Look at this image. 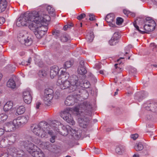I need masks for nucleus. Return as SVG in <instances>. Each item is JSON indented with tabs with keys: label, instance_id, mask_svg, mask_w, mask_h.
Masks as SVG:
<instances>
[{
	"label": "nucleus",
	"instance_id": "f257e3e1",
	"mask_svg": "<svg viewBox=\"0 0 157 157\" xmlns=\"http://www.w3.org/2000/svg\"><path fill=\"white\" fill-rule=\"evenodd\" d=\"M36 11L30 13H25L21 15L17 21L16 25L18 27L28 26L31 30L39 28L44 33L47 31L48 28L45 25L50 20V17L44 13L41 14Z\"/></svg>",
	"mask_w": 157,
	"mask_h": 157
},
{
	"label": "nucleus",
	"instance_id": "f03ea898",
	"mask_svg": "<svg viewBox=\"0 0 157 157\" xmlns=\"http://www.w3.org/2000/svg\"><path fill=\"white\" fill-rule=\"evenodd\" d=\"M82 108L83 109L84 111L88 112L91 111L92 106L89 102L85 101L81 105L76 106L73 109L70 108H66L61 113L60 116L67 122L73 125L75 124V123L71 113L72 112L73 110L74 112L77 115L79 114V110H81V112H83V111H81Z\"/></svg>",
	"mask_w": 157,
	"mask_h": 157
},
{
	"label": "nucleus",
	"instance_id": "7ed1b4c3",
	"mask_svg": "<svg viewBox=\"0 0 157 157\" xmlns=\"http://www.w3.org/2000/svg\"><path fill=\"white\" fill-rule=\"evenodd\" d=\"M59 124L56 121H50L48 124L46 122L43 123H40L39 124H33L31 127V130L36 135L42 138L45 137L47 134H50L52 135V132L49 131V126L54 129L58 131L57 128H58L59 126L57 124Z\"/></svg>",
	"mask_w": 157,
	"mask_h": 157
},
{
	"label": "nucleus",
	"instance_id": "20e7f679",
	"mask_svg": "<svg viewBox=\"0 0 157 157\" xmlns=\"http://www.w3.org/2000/svg\"><path fill=\"white\" fill-rule=\"evenodd\" d=\"M71 86L70 87V91H76L77 93H80L79 89L82 87L88 88L90 87V84L89 81L85 80L83 82L82 84L81 83V80H78V77L75 75L70 78Z\"/></svg>",
	"mask_w": 157,
	"mask_h": 157
},
{
	"label": "nucleus",
	"instance_id": "39448f33",
	"mask_svg": "<svg viewBox=\"0 0 157 157\" xmlns=\"http://www.w3.org/2000/svg\"><path fill=\"white\" fill-rule=\"evenodd\" d=\"M146 20V21L144 27V29L145 31H141L139 29L138 26L136 23H133V25L136 29L140 33L142 34L153 31L156 25L155 21L153 20L150 19V18H147Z\"/></svg>",
	"mask_w": 157,
	"mask_h": 157
},
{
	"label": "nucleus",
	"instance_id": "423d86ee",
	"mask_svg": "<svg viewBox=\"0 0 157 157\" xmlns=\"http://www.w3.org/2000/svg\"><path fill=\"white\" fill-rule=\"evenodd\" d=\"M18 40L22 44L26 46L30 45L33 43L32 38L26 31H22L20 32L18 36Z\"/></svg>",
	"mask_w": 157,
	"mask_h": 157
},
{
	"label": "nucleus",
	"instance_id": "0eeeda50",
	"mask_svg": "<svg viewBox=\"0 0 157 157\" xmlns=\"http://www.w3.org/2000/svg\"><path fill=\"white\" fill-rule=\"evenodd\" d=\"M80 94H77L76 95L68 96L65 101V105L67 106L74 105L75 102H78L80 101Z\"/></svg>",
	"mask_w": 157,
	"mask_h": 157
},
{
	"label": "nucleus",
	"instance_id": "6e6552de",
	"mask_svg": "<svg viewBox=\"0 0 157 157\" xmlns=\"http://www.w3.org/2000/svg\"><path fill=\"white\" fill-rule=\"evenodd\" d=\"M20 145L21 146H24L27 151L30 153H32L37 148V147L36 145L28 140L21 141Z\"/></svg>",
	"mask_w": 157,
	"mask_h": 157
},
{
	"label": "nucleus",
	"instance_id": "1a4fd4ad",
	"mask_svg": "<svg viewBox=\"0 0 157 157\" xmlns=\"http://www.w3.org/2000/svg\"><path fill=\"white\" fill-rule=\"evenodd\" d=\"M7 151L13 157H16L17 156H24V152L17 147H11L8 148Z\"/></svg>",
	"mask_w": 157,
	"mask_h": 157
},
{
	"label": "nucleus",
	"instance_id": "9d476101",
	"mask_svg": "<svg viewBox=\"0 0 157 157\" xmlns=\"http://www.w3.org/2000/svg\"><path fill=\"white\" fill-rule=\"evenodd\" d=\"M29 118V117L28 115L22 116L14 119L13 123L18 127L23 125L28 122Z\"/></svg>",
	"mask_w": 157,
	"mask_h": 157
},
{
	"label": "nucleus",
	"instance_id": "9b49d317",
	"mask_svg": "<svg viewBox=\"0 0 157 157\" xmlns=\"http://www.w3.org/2000/svg\"><path fill=\"white\" fill-rule=\"evenodd\" d=\"M32 92L29 88H27L23 92V98L24 102L27 104H30L32 100Z\"/></svg>",
	"mask_w": 157,
	"mask_h": 157
},
{
	"label": "nucleus",
	"instance_id": "f8f14e48",
	"mask_svg": "<svg viewBox=\"0 0 157 157\" xmlns=\"http://www.w3.org/2000/svg\"><path fill=\"white\" fill-rule=\"evenodd\" d=\"M143 107L147 110L157 113V103L148 102L143 105Z\"/></svg>",
	"mask_w": 157,
	"mask_h": 157
},
{
	"label": "nucleus",
	"instance_id": "ddd939ff",
	"mask_svg": "<svg viewBox=\"0 0 157 157\" xmlns=\"http://www.w3.org/2000/svg\"><path fill=\"white\" fill-rule=\"evenodd\" d=\"M73 75L70 77L69 80H65L64 81L61 82V83H57V85H59L60 88L62 89H64L67 88H68L69 90V92L70 93L72 92L70 91V87L71 86V82L70 79V78Z\"/></svg>",
	"mask_w": 157,
	"mask_h": 157
},
{
	"label": "nucleus",
	"instance_id": "4468645a",
	"mask_svg": "<svg viewBox=\"0 0 157 157\" xmlns=\"http://www.w3.org/2000/svg\"><path fill=\"white\" fill-rule=\"evenodd\" d=\"M17 126L13 123V122H10L6 123L3 126V128L5 131L6 132H12L15 130L16 127Z\"/></svg>",
	"mask_w": 157,
	"mask_h": 157
},
{
	"label": "nucleus",
	"instance_id": "2eb2a0df",
	"mask_svg": "<svg viewBox=\"0 0 157 157\" xmlns=\"http://www.w3.org/2000/svg\"><path fill=\"white\" fill-rule=\"evenodd\" d=\"M105 19L110 26L113 27L116 26L115 23V17L113 14L110 13L107 15Z\"/></svg>",
	"mask_w": 157,
	"mask_h": 157
},
{
	"label": "nucleus",
	"instance_id": "dca6fc26",
	"mask_svg": "<svg viewBox=\"0 0 157 157\" xmlns=\"http://www.w3.org/2000/svg\"><path fill=\"white\" fill-rule=\"evenodd\" d=\"M89 119L85 117L83 118L80 117L78 119V122L79 126L83 128H86L89 123Z\"/></svg>",
	"mask_w": 157,
	"mask_h": 157
},
{
	"label": "nucleus",
	"instance_id": "f3484780",
	"mask_svg": "<svg viewBox=\"0 0 157 157\" xmlns=\"http://www.w3.org/2000/svg\"><path fill=\"white\" fill-rule=\"evenodd\" d=\"M62 71V73L59 76L57 81V83H61V82L65 80H67L69 77V74L67 72L65 71Z\"/></svg>",
	"mask_w": 157,
	"mask_h": 157
},
{
	"label": "nucleus",
	"instance_id": "a211bd4d",
	"mask_svg": "<svg viewBox=\"0 0 157 157\" xmlns=\"http://www.w3.org/2000/svg\"><path fill=\"white\" fill-rule=\"evenodd\" d=\"M77 72L78 74L82 75L86 74L87 71L84 65V61L81 60L80 62L79 65L78 67Z\"/></svg>",
	"mask_w": 157,
	"mask_h": 157
},
{
	"label": "nucleus",
	"instance_id": "6ab92c4d",
	"mask_svg": "<svg viewBox=\"0 0 157 157\" xmlns=\"http://www.w3.org/2000/svg\"><path fill=\"white\" fill-rule=\"evenodd\" d=\"M59 69L57 66H53L50 68V75L51 78H53L56 77L59 73Z\"/></svg>",
	"mask_w": 157,
	"mask_h": 157
},
{
	"label": "nucleus",
	"instance_id": "aec40b11",
	"mask_svg": "<svg viewBox=\"0 0 157 157\" xmlns=\"http://www.w3.org/2000/svg\"><path fill=\"white\" fill-rule=\"evenodd\" d=\"M119 38L118 33H114L110 40L109 41V43L111 45H114L118 43V40Z\"/></svg>",
	"mask_w": 157,
	"mask_h": 157
},
{
	"label": "nucleus",
	"instance_id": "412c9836",
	"mask_svg": "<svg viewBox=\"0 0 157 157\" xmlns=\"http://www.w3.org/2000/svg\"><path fill=\"white\" fill-rule=\"evenodd\" d=\"M32 155L34 157H44V155L42 151L37 147L36 149L31 153Z\"/></svg>",
	"mask_w": 157,
	"mask_h": 157
},
{
	"label": "nucleus",
	"instance_id": "4be33fe9",
	"mask_svg": "<svg viewBox=\"0 0 157 157\" xmlns=\"http://www.w3.org/2000/svg\"><path fill=\"white\" fill-rule=\"evenodd\" d=\"M146 95H147V93L144 91H142L136 93V94L134 98L135 99L138 100L140 101L142 100Z\"/></svg>",
	"mask_w": 157,
	"mask_h": 157
},
{
	"label": "nucleus",
	"instance_id": "5701e85b",
	"mask_svg": "<svg viewBox=\"0 0 157 157\" xmlns=\"http://www.w3.org/2000/svg\"><path fill=\"white\" fill-rule=\"evenodd\" d=\"M32 30L34 31L35 35L36 37L38 39L41 38L45 34L44 31H43L42 32L39 28H36V29H35Z\"/></svg>",
	"mask_w": 157,
	"mask_h": 157
},
{
	"label": "nucleus",
	"instance_id": "b1692460",
	"mask_svg": "<svg viewBox=\"0 0 157 157\" xmlns=\"http://www.w3.org/2000/svg\"><path fill=\"white\" fill-rule=\"evenodd\" d=\"M13 106V103L11 101H8L4 105L3 107V110L5 112H7L11 110Z\"/></svg>",
	"mask_w": 157,
	"mask_h": 157
},
{
	"label": "nucleus",
	"instance_id": "393cba45",
	"mask_svg": "<svg viewBox=\"0 0 157 157\" xmlns=\"http://www.w3.org/2000/svg\"><path fill=\"white\" fill-rule=\"evenodd\" d=\"M7 6V2L6 0H0V13L4 11Z\"/></svg>",
	"mask_w": 157,
	"mask_h": 157
},
{
	"label": "nucleus",
	"instance_id": "a878e982",
	"mask_svg": "<svg viewBox=\"0 0 157 157\" xmlns=\"http://www.w3.org/2000/svg\"><path fill=\"white\" fill-rule=\"evenodd\" d=\"M124 58L121 57L117 60V63L115 64V68L117 69L118 71H121L123 70L122 67L120 66L122 64V62L121 61V59H124Z\"/></svg>",
	"mask_w": 157,
	"mask_h": 157
},
{
	"label": "nucleus",
	"instance_id": "bb28decb",
	"mask_svg": "<svg viewBox=\"0 0 157 157\" xmlns=\"http://www.w3.org/2000/svg\"><path fill=\"white\" fill-rule=\"evenodd\" d=\"M42 148L44 149H47L51 151L52 149V144L49 142H43L41 144Z\"/></svg>",
	"mask_w": 157,
	"mask_h": 157
},
{
	"label": "nucleus",
	"instance_id": "cd10ccee",
	"mask_svg": "<svg viewBox=\"0 0 157 157\" xmlns=\"http://www.w3.org/2000/svg\"><path fill=\"white\" fill-rule=\"evenodd\" d=\"M44 95H49L50 98L51 99L52 97H53L54 92L51 89H46L44 90Z\"/></svg>",
	"mask_w": 157,
	"mask_h": 157
},
{
	"label": "nucleus",
	"instance_id": "c85d7f7f",
	"mask_svg": "<svg viewBox=\"0 0 157 157\" xmlns=\"http://www.w3.org/2000/svg\"><path fill=\"white\" fill-rule=\"evenodd\" d=\"M7 86L9 87L14 89L16 87V85L13 79H10L7 82Z\"/></svg>",
	"mask_w": 157,
	"mask_h": 157
},
{
	"label": "nucleus",
	"instance_id": "c756f323",
	"mask_svg": "<svg viewBox=\"0 0 157 157\" xmlns=\"http://www.w3.org/2000/svg\"><path fill=\"white\" fill-rule=\"evenodd\" d=\"M44 95L43 98V100L45 104L47 105L50 104L52 101L53 97H52L51 99L50 98L49 96Z\"/></svg>",
	"mask_w": 157,
	"mask_h": 157
},
{
	"label": "nucleus",
	"instance_id": "7c9ffc66",
	"mask_svg": "<svg viewBox=\"0 0 157 157\" xmlns=\"http://www.w3.org/2000/svg\"><path fill=\"white\" fill-rule=\"evenodd\" d=\"M25 107L23 106H21L17 108L16 115L17 114V115L22 114L25 112Z\"/></svg>",
	"mask_w": 157,
	"mask_h": 157
},
{
	"label": "nucleus",
	"instance_id": "2f4dec72",
	"mask_svg": "<svg viewBox=\"0 0 157 157\" xmlns=\"http://www.w3.org/2000/svg\"><path fill=\"white\" fill-rule=\"evenodd\" d=\"M8 143V140L7 137H4L3 138L0 142V147H5Z\"/></svg>",
	"mask_w": 157,
	"mask_h": 157
},
{
	"label": "nucleus",
	"instance_id": "473e14b6",
	"mask_svg": "<svg viewBox=\"0 0 157 157\" xmlns=\"http://www.w3.org/2000/svg\"><path fill=\"white\" fill-rule=\"evenodd\" d=\"M94 38L93 33L92 32H91L87 34L86 39L88 42H91L93 40Z\"/></svg>",
	"mask_w": 157,
	"mask_h": 157
},
{
	"label": "nucleus",
	"instance_id": "72a5a7b5",
	"mask_svg": "<svg viewBox=\"0 0 157 157\" xmlns=\"http://www.w3.org/2000/svg\"><path fill=\"white\" fill-rule=\"evenodd\" d=\"M134 148L136 151H140L143 149V146L141 143L139 142L136 144Z\"/></svg>",
	"mask_w": 157,
	"mask_h": 157
},
{
	"label": "nucleus",
	"instance_id": "f704fd0d",
	"mask_svg": "<svg viewBox=\"0 0 157 157\" xmlns=\"http://www.w3.org/2000/svg\"><path fill=\"white\" fill-rule=\"evenodd\" d=\"M70 39V37L67 34H63L61 37V40L63 42H66Z\"/></svg>",
	"mask_w": 157,
	"mask_h": 157
},
{
	"label": "nucleus",
	"instance_id": "c9c22d12",
	"mask_svg": "<svg viewBox=\"0 0 157 157\" xmlns=\"http://www.w3.org/2000/svg\"><path fill=\"white\" fill-rule=\"evenodd\" d=\"M47 10L49 13L52 16L55 15V10L51 6H48L47 7Z\"/></svg>",
	"mask_w": 157,
	"mask_h": 157
},
{
	"label": "nucleus",
	"instance_id": "e433bc0d",
	"mask_svg": "<svg viewBox=\"0 0 157 157\" xmlns=\"http://www.w3.org/2000/svg\"><path fill=\"white\" fill-rule=\"evenodd\" d=\"M8 118L7 116L5 114L2 113L0 114V124L5 121Z\"/></svg>",
	"mask_w": 157,
	"mask_h": 157
},
{
	"label": "nucleus",
	"instance_id": "4c0bfd02",
	"mask_svg": "<svg viewBox=\"0 0 157 157\" xmlns=\"http://www.w3.org/2000/svg\"><path fill=\"white\" fill-rule=\"evenodd\" d=\"M48 74V72L44 70H42L39 71L38 74L40 77H43L46 76Z\"/></svg>",
	"mask_w": 157,
	"mask_h": 157
},
{
	"label": "nucleus",
	"instance_id": "58836bf2",
	"mask_svg": "<svg viewBox=\"0 0 157 157\" xmlns=\"http://www.w3.org/2000/svg\"><path fill=\"white\" fill-rule=\"evenodd\" d=\"M115 151L119 155H121L124 151V150L121 147H117Z\"/></svg>",
	"mask_w": 157,
	"mask_h": 157
},
{
	"label": "nucleus",
	"instance_id": "ea45409f",
	"mask_svg": "<svg viewBox=\"0 0 157 157\" xmlns=\"http://www.w3.org/2000/svg\"><path fill=\"white\" fill-rule=\"evenodd\" d=\"M73 63L71 61H66L64 64V67L65 68H68L71 67Z\"/></svg>",
	"mask_w": 157,
	"mask_h": 157
},
{
	"label": "nucleus",
	"instance_id": "a19ab883",
	"mask_svg": "<svg viewBox=\"0 0 157 157\" xmlns=\"http://www.w3.org/2000/svg\"><path fill=\"white\" fill-rule=\"evenodd\" d=\"M62 128L63 131L66 132L64 133L65 134L67 135L69 129L71 128V127L69 125L66 126H63Z\"/></svg>",
	"mask_w": 157,
	"mask_h": 157
},
{
	"label": "nucleus",
	"instance_id": "79ce46f5",
	"mask_svg": "<svg viewBox=\"0 0 157 157\" xmlns=\"http://www.w3.org/2000/svg\"><path fill=\"white\" fill-rule=\"evenodd\" d=\"M76 131L75 130L71 127V128L69 129L67 134H69L72 136H75V134H76Z\"/></svg>",
	"mask_w": 157,
	"mask_h": 157
},
{
	"label": "nucleus",
	"instance_id": "37998d69",
	"mask_svg": "<svg viewBox=\"0 0 157 157\" xmlns=\"http://www.w3.org/2000/svg\"><path fill=\"white\" fill-rule=\"evenodd\" d=\"M76 131L75 130L71 127V128L69 129L67 134H69L72 136H75V134H76Z\"/></svg>",
	"mask_w": 157,
	"mask_h": 157
},
{
	"label": "nucleus",
	"instance_id": "c03bdc74",
	"mask_svg": "<svg viewBox=\"0 0 157 157\" xmlns=\"http://www.w3.org/2000/svg\"><path fill=\"white\" fill-rule=\"evenodd\" d=\"M32 59L31 57L29 58L28 60L27 61H26L25 62V61H22V62L21 63L22 65H29L31 62Z\"/></svg>",
	"mask_w": 157,
	"mask_h": 157
},
{
	"label": "nucleus",
	"instance_id": "a18cd8bd",
	"mask_svg": "<svg viewBox=\"0 0 157 157\" xmlns=\"http://www.w3.org/2000/svg\"><path fill=\"white\" fill-rule=\"evenodd\" d=\"M123 21V19L121 17H118L116 19V24L118 25H121Z\"/></svg>",
	"mask_w": 157,
	"mask_h": 157
},
{
	"label": "nucleus",
	"instance_id": "49530a36",
	"mask_svg": "<svg viewBox=\"0 0 157 157\" xmlns=\"http://www.w3.org/2000/svg\"><path fill=\"white\" fill-rule=\"evenodd\" d=\"M123 12L124 14L127 16H128L130 14L132 15V16H134L135 15V14L134 13L131 14V13L130 12V11L129 10H128L126 9H124L123 10Z\"/></svg>",
	"mask_w": 157,
	"mask_h": 157
},
{
	"label": "nucleus",
	"instance_id": "de8ad7c7",
	"mask_svg": "<svg viewBox=\"0 0 157 157\" xmlns=\"http://www.w3.org/2000/svg\"><path fill=\"white\" fill-rule=\"evenodd\" d=\"M35 63L36 64H37L39 67H42L43 65V62L40 60H35Z\"/></svg>",
	"mask_w": 157,
	"mask_h": 157
},
{
	"label": "nucleus",
	"instance_id": "09e8293b",
	"mask_svg": "<svg viewBox=\"0 0 157 157\" xmlns=\"http://www.w3.org/2000/svg\"><path fill=\"white\" fill-rule=\"evenodd\" d=\"M89 16L90 17L89 20L90 21H94L96 20L94 15L93 13H89Z\"/></svg>",
	"mask_w": 157,
	"mask_h": 157
},
{
	"label": "nucleus",
	"instance_id": "8fccbe9b",
	"mask_svg": "<svg viewBox=\"0 0 157 157\" xmlns=\"http://www.w3.org/2000/svg\"><path fill=\"white\" fill-rule=\"evenodd\" d=\"M49 131H50L52 132V135H51L50 134H49L51 136V138L50 139V141H51V142L53 143L55 142V136L52 135V134L53 133L52 131L49 130Z\"/></svg>",
	"mask_w": 157,
	"mask_h": 157
},
{
	"label": "nucleus",
	"instance_id": "3c124183",
	"mask_svg": "<svg viewBox=\"0 0 157 157\" xmlns=\"http://www.w3.org/2000/svg\"><path fill=\"white\" fill-rule=\"evenodd\" d=\"M85 16H86V15L85 14L82 13V14H81L80 15L78 16L77 17V18L78 20H80L82 19L84 17H85Z\"/></svg>",
	"mask_w": 157,
	"mask_h": 157
},
{
	"label": "nucleus",
	"instance_id": "603ef678",
	"mask_svg": "<svg viewBox=\"0 0 157 157\" xmlns=\"http://www.w3.org/2000/svg\"><path fill=\"white\" fill-rule=\"evenodd\" d=\"M138 137V135L137 134L132 135L131 136V137L134 140H136Z\"/></svg>",
	"mask_w": 157,
	"mask_h": 157
},
{
	"label": "nucleus",
	"instance_id": "864d4df0",
	"mask_svg": "<svg viewBox=\"0 0 157 157\" xmlns=\"http://www.w3.org/2000/svg\"><path fill=\"white\" fill-rule=\"evenodd\" d=\"M7 68H8L9 70L10 71L14 70L15 68L14 67H13V65H12L11 64L8 65L7 66Z\"/></svg>",
	"mask_w": 157,
	"mask_h": 157
},
{
	"label": "nucleus",
	"instance_id": "5fc2aeb1",
	"mask_svg": "<svg viewBox=\"0 0 157 157\" xmlns=\"http://www.w3.org/2000/svg\"><path fill=\"white\" fill-rule=\"evenodd\" d=\"M41 105V103L40 102H37L36 104V109H39Z\"/></svg>",
	"mask_w": 157,
	"mask_h": 157
},
{
	"label": "nucleus",
	"instance_id": "6e6d98bb",
	"mask_svg": "<svg viewBox=\"0 0 157 157\" xmlns=\"http://www.w3.org/2000/svg\"><path fill=\"white\" fill-rule=\"evenodd\" d=\"M5 22V18L3 17H0V25L3 24Z\"/></svg>",
	"mask_w": 157,
	"mask_h": 157
},
{
	"label": "nucleus",
	"instance_id": "4d7b16f0",
	"mask_svg": "<svg viewBox=\"0 0 157 157\" xmlns=\"http://www.w3.org/2000/svg\"><path fill=\"white\" fill-rule=\"evenodd\" d=\"M8 155L7 153H3L1 154L0 157H8Z\"/></svg>",
	"mask_w": 157,
	"mask_h": 157
},
{
	"label": "nucleus",
	"instance_id": "13d9d810",
	"mask_svg": "<svg viewBox=\"0 0 157 157\" xmlns=\"http://www.w3.org/2000/svg\"><path fill=\"white\" fill-rule=\"evenodd\" d=\"M81 135V131L78 130L76 131V134H75V136H77L79 137V136H80Z\"/></svg>",
	"mask_w": 157,
	"mask_h": 157
},
{
	"label": "nucleus",
	"instance_id": "bf43d9fd",
	"mask_svg": "<svg viewBox=\"0 0 157 157\" xmlns=\"http://www.w3.org/2000/svg\"><path fill=\"white\" fill-rule=\"evenodd\" d=\"M32 141L36 144H39L40 142V140L38 139H33L32 140Z\"/></svg>",
	"mask_w": 157,
	"mask_h": 157
},
{
	"label": "nucleus",
	"instance_id": "052dcab7",
	"mask_svg": "<svg viewBox=\"0 0 157 157\" xmlns=\"http://www.w3.org/2000/svg\"><path fill=\"white\" fill-rule=\"evenodd\" d=\"M95 67L96 69H99L101 68V66L100 63H96L95 64Z\"/></svg>",
	"mask_w": 157,
	"mask_h": 157
},
{
	"label": "nucleus",
	"instance_id": "680f3d73",
	"mask_svg": "<svg viewBox=\"0 0 157 157\" xmlns=\"http://www.w3.org/2000/svg\"><path fill=\"white\" fill-rule=\"evenodd\" d=\"M4 129L0 128V136L3 135L4 132Z\"/></svg>",
	"mask_w": 157,
	"mask_h": 157
},
{
	"label": "nucleus",
	"instance_id": "e2e57ef3",
	"mask_svg": "<svg viewBox=\"0 0 157 157\" xmlns=\"http://www.w3.org/2000/svg\"><path fill=\"white\" fill-rule=\"evenodd\" d=\"M72 25H65V26H64V27H63V29H64V30H67V28L68 27L70 28V27Z\"/></svg>",
	"mask_w": 157,
	"mask_h": 157
},
{
	"label": "nucleus",
	"instance_id": "0e129e2a",
	"mask_svg": "<svg viewBox=\"0 0 157 157\" xmlns=\"http://www.w3.org/2000/svg\"><path fill=\"white\" fill-rule=\"evenodd\" d=\"M133 157H139V155L138 154H135L133 155Z\"/></svg>",
	"mask_w": 157,
	"mask_h": 157
},
{
	"label": "nucleus",
	"instance_id": "69168bd1",
	"mask_svg": "<svg viewBox=\"0 0 157 157\" xmlns=\"http://www.w3.org/2000/svg\"><path fill=\"white\" fill-rule=\"evenodd\" d=\"M100 152V151L98 149L97 150H96L95 152L96 154H98Z\"/></svg>",
	"mask_w": 157,
	"mask_h": 157
},
{
	"label": "nucleus",
	"instance_id": "338daca9",
	"mask_svg": "<svg viewBox=\"0 0 157 157\" xmlns=\"http://www.w3.org/2000/svg\"><path fill=\"white\" fill-rule=\"evenodd\" d=\"M99 72L100 74H103V71L102 70H100L99 71Z\"/></svg>",
	"mask_w": 157,
	"mask_h": 157
},
{
	"label": "nucleus",
	"instance_id": "774afa93",
	"mask_svg": "<svg viewBox=\"0 0 157 157\" xmlns=\"http://www.w3.org/2000/svg\"><path fill=\"white\" fill-rule=\"evenodd\" d=\"M106 130H107V132H109V131H110L111 130V128H108L106 129Z\"/></svg>",
	"mask_w": 157,
	"mask_h": 157
}]
</instances>
